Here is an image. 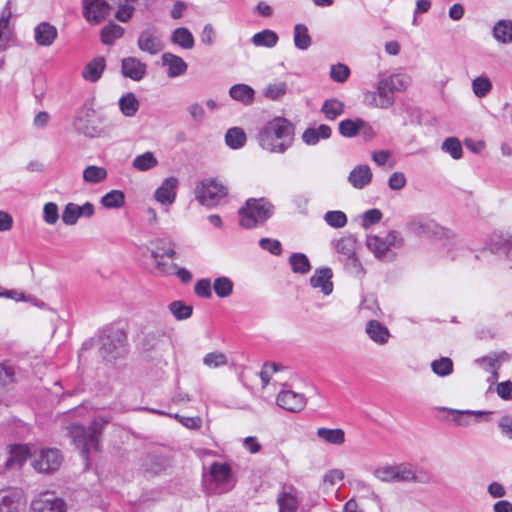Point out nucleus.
Returning a JSON list of instances; mask_svg holds the SVG:
<instances>
[{
    "label": "nucleus",
    "mask_w": 512,
    "mask_h": 512,
    "mask_svg": "<svg viewBox=\"0 0 512 512\" xmlns=\"http://www.w3.org/2000/svg\"><path fill=\"white\" fill-rule=\"evenodd\" d=\"M157 165L158 160L150 151H147L141 155L136 156L132 162L133 168H135L138 171H148L156 167Z\"/></svg>",
    "instance_id": "45"
},
{
    "label": "nucleus",
    "mask_w": 512,
    "mask_h": 512,
    "mask_svg": "<svg viewBox=\"0 0 512 512\" xmlns=\"http://www.w3.org/2000/svg\"><path fill=\"white\" fill-rule=\"evenodd\" d=\"M294 45L299 50H307L312 43L311 36L309 35L308 28L304 24H296L294 26Z\"/></svg>",
    "instance_id": "39"
},
{
    "label": "nucleus",
    "mask_w": 512,
    "mask_h": 512,
    "mask_svg": "<svg viewBox=\"0 0 512 512\" xmlns=\"http://www.w3.org/2000/svg\"><path fill=\"white\" fill-rule=\"evenodd\" d=\"M169 311L177 320H185L191 317L193 308L182 301H173L168 306Z\"/></svg>",
    "instance_id": "50"
},
{
    "label": "nucleus",
    "mask_w": 512,
    "mask_h": 512,
    "mask_svg": "<svg viewBox=\"0 0 512 512\" xmlns=\"http://www.w3.org/2000/svg\"><path fill=\"white\" fill-rule=\"evenodd\" d=\"M289 264L294 273L307 274L311 269L308 257L303 253H293L289 257Z\"/></svg>",
    "instance_id": "44"
},
{
    "label": "nucleus",
    "mask_w": 512,
    "mask_h": 512,
    "mask_svg": "<svg viewBox=\"0 0 512 512\" xmlns=\"http://www.w3.org/2000/svg\"><path fill=\"white\" fill-rule=\"evenodd\" d=\"M394 465L378 467L373 475L382 482L392 483L394 477Z\"/></svg>",
    "instance_id": "62"
},
{
    "label": "nucleus",
    "mask_w": 512,
    "mask_h": 512,
    "mask_svg": "<svg viewBox=\"0 0 512 512\" xmlns=\"http://www.w3.org/2000/svg\"><path fill=\"white\" fill-rule=\"evenodd\" d=\"M319 439L333 445H341L345 442V432L340 428L330 429L321 427L316 431Z\"/></svg>",
    "instance_id": "33"
},
{
    "label": "nucleus",
    "mask_w": 512,
    "mask_h": 512,
    "mask_svg": "<svg viewBox=\"0 0 512 512\" xmlns=\"http://www.w3.org/2000/svg\"><path fill=\"white\" fill-rule=\"evenodd\" d=\"M273 213L274 205L266 198H249L245 206L239 209V224L251 229L266 222Z\"/></svg>",
    "instance_id": "3"
},
{
    "label": "nucleus",
    "mask_w": 512,
    "mask_h": 512,
    "mask_svg": "<svg viewBox=\"0 0 512 512\" xmlns=\"http://www.w3.org/2000/svg\"><path fill=\"white\" fill-rule=\"evenodd\" d=\"M496 392L503 400H512V382L504 381L497 384Z\"/></svg>",
    "instance_id": "64"
},
{
    "label": "nucleus",
    "mask_w": 512,
    "mask_h": 512,
    "mask_svg": "<svg viewBox=\"0 0 512 512\" xmlns=\"http://www.w3.org/2000/svg\"><path fill=\"white\" fill-rule=\"evenodd\" d=\"M393 92H403L411 85V77L406 73H396L383 78Z\"/></svg>",
    "instance_id": "38"
},
{
    "label": "nucleus",
    "mask_w": 512,
    "mask_h": 512,
    "mask_svg": "<svg viewBox=\"0 0 512 512\" xmlns=\"http://www.w3.org/2000/svg\"><path fill=\"white\" fill-rule=\"evenodd\" d=\"M105 67L106 62L104 57H95L85 65L82 71V77L88 82L95 83L101 78Z\"/></svg>",
    "instance_id": "23"
},
{
    "label": "nucleus",
    "mask_w": 512,
    "mask_h": 512,
    "mask_svg": "<svg viewBox=\"0 0 512 512\" xmlns=\"http://www.w3.org/2000/svg\"><path fill=\"white\" fill-rule=\"evenodd\" d=\"M12 16L11 0H8L0 14V52L6 49L9 41L8 25Z\"/></svg>",
    "instance_id": "29"
},
{
    "label": "nucleus",
    "mask_w": 512,
    "mask_h": 512,
    "mask_svg": "<svg viewBox=\"0 0 512 512\" xmlns=\"http://www.w3.org/2000/svg\"><path fill=\"white\" fill-rule=\"evenodd\" d=\"M43 219L49 225H54L59 219L58 206L54 202H48L43 207Z\"/></svg>",
    "instance_id": "58"
},
{
    "label": "nucleus",
    "mask_w": 512,
    "mask_h": 512,
    "mask_svg": "<svg viewBox=\"0 0 512 512\" xmlns=\"http://www.w3.org/2000/svg\"><path fill=\"white\" fill-rule=\"evenodd\" d=\"M406 182H407V180H406L404 173L394 172L389 177L388 186L391 190L399 191L405 187Z\"/></svg>",
    "instance_id": "63"
},
{
    "label": "nucleus",
    "mask_w": 512,
    "mask_h": 512,
    "mask_svg": "<svg viewBox=\"0 0 512 512\" xmlns=\"http://www.w3.org/2000/svg\"><path fill=\"white\" fill-rule=\"evenodd\" d=\"M58 32L55 26L48 22H41L34 29V38L40 46H50L57 38Z\"/></svg>",
    "instance_id": "20"
},
{
    "label": "nucleus",
    "mask_w": 512,
    "mask_h": 512,
    "mask_svg": "<svg viewBox=\"0 0 512 512\" xmlns=\"http://www.w3.org/2000/svg\"><path fill=\"white\" fill-rule=\"evenodd\" d=\"M94 205L90 202H86L83 205H77L75 203L66 204L62 212V221L65 225H75L79 218L85 217L90 218L94 215Z\"/></svg>",
    "instance_id": "12"
},
{
    "label": "nucleus",
    "mask_w": 512,
    "mask_h": 512,
    "mask_svg": "<svg viewBox=\"0 0 512 512\" xmlns=\"http://www.w3.org/2000/svg\"><path fill=\"white\" fill-rule=\"evenodd\" d=\"M31 464L40 473H53L61 466L62 455L54 448L40 449L33 452Z\"/></svg>",
    "instance_id": "8"
},
{
    "label": "nucleus",
    "mask_w": 512,
    "mask_h": 512,
    "mask_svg": "<svg viewBox=\"0 0 512 512\" xmlns=\"http://www.w3.org/2000/svg\"><path fill=\"white\" fill-rule=\"evenodd\" d=\"M279 512H296L298 508V499L295 490L290 487L284 490L277 497Z\"/></svg>",
    "instance_id": "30"
},
{
    "label": "nucleus",
    "mask_w": 512,
    "mask_h": 512,
    "mask_svg": "<svg viewBox=\"0 0 512 512\" xmlns=\"http://www.w3.org/2000/svg\"><path fill=\"white\" fill-rule=\"evenodd\" d=\"M505 359V353L502 354H494L482 357L481 359H478L477 362L486 370L490 371L492 373L491 379L489 381L494 382L498 379V369L500 366L498 365L499 361H503Z\"/></svg>",
    "instance_id": "36"
},
{
    "label": "nucleus",
    "mask_w": 512,
    "mask_h": 512,
    "mask_svg": "<svg viewBox=\"0 0 512 512\" xmlns=\"http://www.w3.org/2000/svg\"><path fill=\"white\" fill-rule=\"evenodd\" d=\"M259 146L270 153H285L293 143L294 126L283 117L268 121L256 136Z\"/></svg>",
    "instance_id": "1"
},
{
    "label": "nucleus",
    "mask_w": 512,
    "mask_h": 512,
    "mask_svg": "<svg viewBox=\"0 0 512 512\" xmlns=\"http://www.w3.org/2000/svg\"><path fill=\"white\" fill-rule=\"evenodd\" d=\"M259 246L273 255H280L282 253V245L279 240L271 238H261Z\"/></svg>",
    "instance_id": "60"
},
{
    "label": "nucleus",
    "mask_w": 512,
    "mask_h": 512,
    "mask_svg": "<svg viewBox=\"0 0 512 512\" xmlns=\"http://www.w3.org/2000/svg\"><path fill=\"white\" fill-rule=\"evenodd\" d=\"M22 505L21 491L13 488L0 490V512H19Z\"/></svg>",
    "instance_id": "18"
},
{
    "label": "nucleus",
    "mask_w": 512,
    "mask_h": 512,
    "mask_svg": "<svg viewBox=\"0 0 512 512\" xmlns=\"http://www.w3.org/2000/svg\"><path fill=\"white\" fill-rule=\"evenodd\" d=\"M277 405L289 412H300L306 406V398L303 394L292 390H283L277 396Z\"/></svg>",
    "instance_id": "14"
},
{
    "label": "nucleus",
    "mask_w": 512,
    "mask_h": 512,
    "mask_svg": "<svg viewBox=\"0 0 512 512\" xmlns=\"http://www.w3.org/2000/svg\"><path fill=\"white\" fill-rule=\"evenodd\" d=\"M110 9L105 0H83V13L88 22L100 23L109 15Z\"/></svg>",
    "instance_id": "13"
},
{
    "label": "nucleus",
    "mask_w": 512,
    "mask_h": 512,
    "mask_svg": "<svg viewBox=\"0 0 512 512\" xmlns=\"http://www.w3.org/2000/svg\"><path fill=\"white\" fill-rule=\"evenodd\" d=\"M335 249L346 258L351 257L356 251V239L351 235L344 236L336 242Z\"/></svg>",
    "instance_id": "48"
},
{
    "label": "nucleus",
    "mask_w": 512,
    "mask_h": 512,
    "mask_svg": "<svg viewBox=\"0 0 512 512\" xmlns=\"http://www.w3.org/2000/svg\"><path fill=\"white\" fill-rule=\"evenodd\" d=\"M494 38L503 44L512 42V21L499 20L493 27Z\"/></svg>",
    "instance_id": "34"
},
{
    "label": "nucleus",
    "mask_w": 512,
    "mask_h": 512,
    "mask_svg": "<svg viewBox=\"0 0 512 512\" xmlns=\"http://www.w3.org/2000/svg\"><path fill=\"white\" fill-rule=\"evenodd\" d=\"M100 124L101 121L96 118L92 108H82L74 120L76 130L91 138L100 137L104 133Z\"/></svg>",
    "instance_id": "9"
},
{
    "label": "nucleus",
    "mask_w": 512,
    "mask_h": 512,
    "mask_svg": "<svg viewBox=\"0 0 512 512\" xmlns=\"http://www.w3.org/2000/svg\"><path fill=\"white\" fill-rule=\"evenodd\" d=\"M31 512H67V510L61 498L45 493L32 502Z\"/></svg>",
    "instance_id": "15"
},
{
    "label": "nucleus",
    "mask_w": 512,
    "mask_h": 512,
    "mask_svg": "<svg viewBox=\"0 0 512 512\" xmlns=\"http://www.w3.org/2000/svg\"><path fill=\"white\" fill-rule=\"evenodd\" d=\"M365 330L369 338L379 345H384L389 340L390 333L388 328L377 320L368 321Z\"/></svg>",
    "instance_id": "26"
},
{
    "label": "nucleus",
    "mask_w": 512,
    "mask_h": 512,
    "mask_svg": "<svg viewBox=\"0 0 512 512\" xmlns=\"http://www.w3.org/2000/svg\"><path fill=\"white\" fill-rule=\"evenodd\" d=\"M394 92L391 88L381 79L377 86V91L373 95V104L375 107L381 109H388L394 104Z\"/></svg>",
    "instance_id": "21"
},
{
    "label": "nucleus",
    "mask_w": 512,
    "mask_h": 512,
    "mask_svg": "<svg viewBox=\"0 0 512 512\" xmlns=\"http://www.w3.org/2000/svg\"><path fill=\"white\" fill-rule=\"evenodd\" d=\"M381 219L382 212L379 209L367 210L362 216V226L367 229L370 226L380 222Z\"/></svg>",
    "instance_id": "61"
},
{
    "label": "nucleus",
    "mask_w": 512,
    "mask_h": 512,
    "mask_svg": "<svg viewBox=\"0 0 512 512\" xmlns=\"http://www.w3.org/2000/svg\"><path fill=\"white\" fill-rule=\"evenodd\" d=\"M442 150L449 153L453 159H460L463 154L462 146L456 137H449L442 143Z\"/></svg>",
    "instance_id": "54"
},
{
    "label": "nucleus",
    "mask_w": 512,
    "mask_h": 512,
    "mask_svg": "<svg viewBox=\"0 0 512 512\" xmlns=\"http://www.w3.org/2000/svg\"><path fill=\"white\" fill-rule=\"evenodd\" d=\"M404 239L397 231H390L384 238L371 235L367 237V248L374 254L375 258L384 262H391L396 258L392 248H400Z\"/></svg>",
    "instance_id": "5"
},
{
    "label": "nucleus",
    "mask_w": 512,
    "mask_h": 512,
    "mask_svg": "<svg viewBox=\"0 0 512 512\" xmlns=\"http://www.w3.org/2000/svg\"><path fill=\"white\" fill-rule=\"evenodd\" d=\"M178 179L176 177L166 178L156 189L154 197L157 202L164 206H170L175 202Z\"/></svg>",
    "instance_id": "16"
},
{
    "label": "nucleus",
    "mask_w": 512,
    "mask_h": 512,
    "mask_svg": "<svg viewBox=\"0 0 512 512\" xmlns=\"http://www.w3.org/2000/svg\"><path fill=\"white\" fill-rule=\"evenodd\" d=\"M361 118L345 119L338 124V130L341 136L345 138H353L359 134V122Z\"/></svg>",
    "instance_id": "47"
},
{
    "label": "nucleus",
    "mask_w": 512,
    "mask_h": 512,
    "mask_svg": "<svg viewBox=\"0 0 512 512\" xmlns=\"http://www.w3.org/2000/svg\"><path fill=\"white\" fill-rule=\"evenodd\" d=\"M229 95L232 99L249 106L254 102L255 91L247 84H235L229 89Z\"/></svg>",
    "instance_id": "28"
},
{
    "label": "nucleus",
    "mask_w": 512,
    "mask_h": 512,
    "mask_svg": "<svg viewBox=\"0 0 512 512\" xmlns=\"http://www.w3.org/2000/svg\"><path fill=\"white\" fill-rule=\"evenodd\" d=\"M406 230L417 237L438 238L445 235V229L439 226L435 221L423 217H411L406 225Z\"/></svg>",
    "instance_id": "7"
},
{
    "label": "nucleus",
    "mask_w": 512,
    "mask_h": 512,
    "mask_svg": "<svg viewBox=\"0 0 512 512\" xmlns=\"http://www.w3.org/2000/svg\"><path fill=\"white\" fill-rule=\"evenodd\" d=\"M100 203L107 209H118L125 204V195L121 190H111L101 197Z\"/></svg>",
    "instance_id": "40"
},
{
    "label": "nucleus",
    "mask_w": 512,
    "mask_h": 512,
    "mask_svg": "<svg viewBox=\"0 0 512 512\" xmlns=\"http://www.w3.org/2000/svg\"><path fill=\"white\" fill-rule=\"evenodd\" d=\"M472 89L478 98H483L491 91L492 84L487 77H477L472 81Z\"/></svg>",
    "instance_id": "56"
},
{
    "label": "nucleus",
    "mask_w": 512,
    "mask_h": 512,
    "mask_svg": "<svg viewBox=\"0 0 512 512\" xmlns=\"http://www.w3.org/2000/svg\"><path fill=\"white\" fill-rule=\"evenodd\" d=\"M333 272L329 267L317 268L311 276L309 282L315 289H320L324 295H330L333 291V283L331 281Z\"/></svg>",
    "instance_id": "17"
},
{
    "label": "nucleus",
    "mask_w": 512,
    "mask_h": 512,
    "mask_svg": "<svg viewBox=\"0 0 512 512\" xmlns=\"http://www.w3.org/2000/svg\"><path fill=\"white\" fill-rule=\"evenodd\" d=\"M111 419L110 416H97L88 429L79 424L68 426V433L75 445L81 449V454L84 458H88L91 450H99L100 435Z\"/></svg>",
    "instance_id": "2"
},
{
    "label": "nucleus",
    "mask_w": 512,
    "mask_h": 512,
    "mask_svg": "<svg viewBox=\"0 0 512 512\" xmlns=\"http://www.w3.org/2000/svg\"><path fill=\"white\" fill-rule=\"evenodd\" d=\"M121 113L126 117H133L139 110L140 102L134 93L124 94L118 101Z\"/></svg>",
    "instance_id": "31"
},
{
    "label": "nucleus",
    "mask_w": 512,
    "mask_h": 512,
    "mask_svg": "<svg viewBox=\"0 0 512 512\" xmlns=\"http://www.w3.org/2000/svg\"><path fill=\"white\" fill-rule=\"evenodd\" d=\"M32 454L27 445L17 444L10 448L9 457L6 461L7 468H20L28 456L32 457Z\"/></svg>",
    "instance_id": "25"
},
{
    "label": "nucleus",
    "mask_w": 512,
    "mask_h": 512,
    "mask_svg": "<svg viewBox=\"0 0 512 512\" xmlns=\"http://www.w3.org/2000/svg\"><path fill=\"white\" fill-rule=\"evenodd\" d=\"M459 417L455 419L458 425L461 426H468L470 424L469 418L474 416L475 421H478V418L483 415L491 414V412H484V411H472V410H466V411H457Z\"/></svg>",
    "instance_id": "59"
},
{
    "label": "nucleus",
    "mask_w": 512,
    "mask_h": 512,
    "mask_svg": "<svg viewBox=\"0 0 512 512\" xmlns=\"http://www.w3.org/2000/svg\"><path fill=\"white\" fill-rule=\"evenodd\" d=\"M344 103L336 98L326 100L322 107L321 112L327 120L333 121L344 113Z\"/></svg>",
    "instance_id": "37"
},
{
    "label": "nucleus",
    "mask_w": 512,
    "mask_h": 512,
    "mask_svg": "<svg viewBox=\"0 0 512 512\" xmlns=\"http://www.w3.org/2000/svg\"><path fill=\"white\" fill-rule=\"evenodd\" d=\"M331 134V127L326 124H321L316 128H307L302 134V139L307 145H316L320 139L330 138Z\"/></svg>",
    "instance_id": "27"
},
{
    "label": "nucleus",
    "mask_w": 512,
    "mask_h": 512,
    "mask_svg": "<svg viewBox=\"0 0 512 512\" xmlns=\"http://www.w3.org/2000/svg\"><path fill=\"white\" fill-rule=\"evenodd\" d=\"M213 289L218 297L226 298L233 292V282L228 277H218L214 280Z\"/></svg>",
    "instance_id": "49"
},
{
    "label": "nucleus",
    "mask_w": 512,
    "mask_h": 512,
    "mask_svg": "<svg viewBox=\"0 0 512 512\" xmlns=\"http://www.w3.org/2000/svg\"><path fill=\"white\" fill-rule=\"evenodd\" d=\"M171 40L174 44L179 45L183 49H191L194 46L192 33L184 27L175 29L172 33Z\"/></svg>",
    "instance_id": "43"
},
{
    "label": "nucleus",
    "mask_w": 512,
    "mask_h": 512,
    "mask_svg": "<svg viewBox=\"0 0 512 512\" xmlns=\"http://www.w3.org/2000/svg\"><path fill=\"white\" fill-rule=\"evenodd\" d=\"M203 364L209 368L224 367L228 364V358L223 352L214 351L204 356Z\"/></svg>",
    "instance_id": "52"
},
{
    "label": "nucleus",
    "mask_w": 512,
    "mask_h": 512,
    "mask_svg": "<svg viewBox=\"0 0 512 512\" xmlns=\"http://www.w3.org/2000/svg\"><path fill=\"white\" fill-rule=\"evenodd\" d=\"M211 480L214 488H210V493L221 494L231 488V469L224 463H213L210 467Z\"/></svg>",
    "instance_id": "10"
},
{
    "label": "nucleus",
    "mask_w": 512,
    "mask_h": 512,
    "mask_svg": "<svg viewBox=\"0 0 512 512\" xmlns=\"http://www.w3.org/2000/svg\"><path fill=\"white\" fill-rule=\"evenodd\" d=\"M121 71L124 77L140 81L146 75L147 66L136 57H127L122 59Z\"/></svg>",
    "instance_id": "19"
},
{
    "label": "nucleus",
    "mask_w": 512,
    "mask_h": 512,
    "mask_svg": "<svg viewBox=\"0 0 512 512\" xmlns=\"http://www.w3.org/2000/svg\"><path fill=\"white\" fill-rule=\"evenodd\" d=\"M247 137L240 127L229 128L225 134V143L231 149H240L246 143Z\"/></svg>",
    "instance_id": "35"
},
{
    "label": "nucleus",
    "mask_w": 512,
    "mask_h": 512,
    "mask_svg": "<svg viewBox=\"0 0 512 512\" xmlns=\"http://www.w3.org/2000/svg\"><path fill=\"white\" fill-rule=\"evenodd\" d=\"M124 34V29L113 22L104 26L101 30V41L105 45H112L117 39Z\"/></svg>",
    "instance_id": "41"
},
{
    "label": "nucleus",
    "mask_w": 512,
    "mask_h": 512,
    "mask_svg": "<svg viewBox=\"0 0 512 512\" xmlns=\"http://www.w3.org/2000/svg\"><path fill=\"white\" fill-rule=\"evenodd\" d=\"M350 76V69L347 65L338 63L330 68V77L334 82L344 83Z\"/></svg>",
    "instance_id": "57"
},
{
    "label": "nucleus",
    "mask_w": 512,
    "mask_h": 512,
    "mask_svg": "<svg viewBox=\"0 0 512 512\" xmlns=\"http://www.w3.org/2000/svg\"><path fill=\"white\" fill-rule=\"evenodd\" d=\"M279 37L276 32L270 29H264L251 38V42L256 47L273 48L277 45Z\"/></svg>",
    "instance_id": "32"
},
{
    "label": "nucleus",
    "mask_w": 512,
    "mask_h": 512,
    "mask_svg": "<svg viewBox=\"0 0 512 512\" xmlns=\"http://www.w3.org/2000/svg\"><path fill=\"white\" fill-rule=\"evenodd\" d=\"M196 200L203 206L212 208L227 195V188L213 178L202 180L194 190Z\"/></svg>",
    "instance_id": "6"
},
{
    "label": "nucleus",
    "mask_w": 512,
    "mask_h": 512,
    "mask_svg": "<svg viewBox=\"0 0 512 512\" xmlns=\"http://www.w3.org/2000/svg\"><path fill=\"white\" fill-rule=\"evenodd\" d=\"M372 180V172L368 165H357L348 176L349 183L356 189H362Z\"/></svg>",
    "instance_id": "22"
},
{
    "label": "nucleus",
    "mask_w": 512,
    "mask_h": 512,
    "mask_svg": "<svg viewBox=\"0 0 512 512\" xmlns=\"http://www.w3.org/2000/svg\"><path fill=\"white\" fill-rule=\"evenodd\" d=\"M162 63L168 67L167 75L170 78L178 77L187 70L186 62L181 57L171 53H164L162 55Z\"/></svg>",
    "instance_id": "24"
},
{
    "label": "nucleus",
    "mask_w": 512,
    "mask_h": 512,
    "mask_svg": "<svg viewBox=\"0 0 512 512\" xmlns=\"http://www.w3.org/2000/svg\"><path fill=\"white\" fill-rule=\"evenodd\" d=\"M393 482H415L417 476L407 464L394 465Z\"/></svg>",
    "instance_id": "46"
},
{
    "label": "nucleus",
    "mask_w": 512,
    "mask_h": 512,
    "mask_svg": "<svg viewBox=\"0 0 512 512\" xmlns=\"http://www.w3.org/2000/svg\"><path fill=\"white\" fill-rule=\"evenodd\" d=\"M431 368L436 375L445 377L453 372V362L448 357H441L431 363Z\"/></svg>",
    "instance_id": "51"
},
{
    "label": "nucleus",
    "mask_w": 512,
    "mask_h": 512,
    "mask_svg": "<svg viewBox=\"0 0 512 512\" xmlns=\"http://www.w3.org/2000/svg\"><path fill=\"white\" fill-rule=\"evenodd\" d=\"M126 341L127 335L122 328L114 325L105 327L100 335V355L106 359H116L125 352Z\"/></svg>",
    "instance_id": "4"
},
{
    "label": "nucleus",
    "mask_w": 512,
    "mask_h": 512,
    "mask_svg": "<svg viewBox=\"0 0 512 512\" xmlns=\"http://www.w3.org/2000/svg\"><path fill=\"white\" fill-rule=\"evenodd\" d=\"M137 45L141 51L150 55H156L164 48L161 35L155 27H148L141 31L137 40Z\"/></svg>",
    "instance_id": "11"
},
{
    "label": "nucleus",
    "mask_w": 512,
    "mask_h": 512,
    "mask_svg": "<svg viewBox=\"0 0 512 512\" xmlns=\"http://www.w3.org/2000/svg\"><path fill=\"white\" fill-rule=\"evenodd\" d=\"M326 223L333 228H342L347 224V216L344 212L335 210L328 211L324 215Z\"/></svg>",
    "instance_id": "55"
},
{
    "label": "nucleus",
    "mask_w": 512,
    "mask_h": 512,
    "mask_svg": "<svg viewBox=\"0 0 512 512\" xmlns=\"http://www.w3.org/2000/svg\"><path fill=\"white\" fill-rule=\"evenodd\" d=\"M287 92V84L285 82H276L267 85L263 94L266 98L277 101L280 100Z\"/></svg>",
    "instance_id": "53"
},
{
    "label": "nucleus",
    "mask_w": 512,
    "mask_h": 512,
    "mask_svg": "<svg viewBox=\"0 0 512 512\" xmlns=\"http://www.w3.org/2000/svg\"><path fill=\"white\" fill-rule=\"evenodd\" d=\"M107 170L104 167L89 165L83 171V180L89 184H98L107 178Z\"/></svg>",
    "instance_id": "42"
}]
</instances>
